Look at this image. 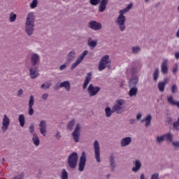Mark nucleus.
Returning a JSON list of instances; mask_svg holds the SVG:
<instances>
[{
	"instance_id": "nucleus-44",
	"label": "nucleus",
	"mask_w": 179,
	"mask_h": 179,
	"mask_svg": "<svg viewBox=\"0 0 179 179\" xmlns=\"http://www.w3.org/2000/svg\"><path fill=\"white\" fill-rule=\"evenodd\" d=\"M136 72V69L135 68H132L131 71L127 70L126 73L128 76L129 75V73H131V75H135Z\"/></svg>"
},
{
	"instance_id": "nucleus-42",
	"label": "nucleus",
	"mask_w": 179,
	"mask_h": 179,
	"mask_svg": "<svg viewBox=\"0 0 179 179\" xmlns=\"http://www.w3.org/2000/svg\"><path fill=\"white\" fill-rule=\"evenodd\" d=\"M29 133L31 134V135H34V134H36V131L34 130V124H31L29 127Z\"/></svg>"
},
{
	"instance_id": "nucleus-1",
	"label": "nucleus",
	"mask_w": 179,
	"mask_h": 179,
	"mask_svg": "<svg viewBox=\"0 0 179 179\" xmlns=\"http://www.w3.org/2000/svg\"><path fill=\"white\" fill-rule=\"evenodd\" d=\"M133 6L134 5L132 3H129L127 6V8L119 11V15L115 20V24L117 26L120 31L123 32L125 31V30H127V25H125V22H127V17L124 15L129 12V10L132 9Z\"/></svg>"
},
{
	"instance_id": "nucleus-36",
	"label": "nucleus",
	"mask_w": 179,
	"mask_h": 179,
	"mask_svg": "<svg viewBox=\"0 0 179 179\" xmlns=\"http://www.w3.org/2000/svg\"><path fill=\"white\" fill-rule=\"evenodd\" d=\"M131 51L134 54H139L142 51V48L139 45H136L131 48Z\"/></svg>"
},
{
	"instance_id": "nucleus-18",
	"label": "nucleus",
	"mask_w": 179,
	"mask_h": 179,
	"mask_svg": "<svg viewBox=\"0 0 179 179\" xmlns=\"http://www.w3.org/2000/svg\"><path fill=\"white\" fill-rule=\"evenodd\" d=\"M39 131L43 135V136H45V134L47 132V122L45 120H41L39 123Z\"/></svg>"
},
{
	"instance_id": "nucleus-56",
	"label": "nucleus",
	"mask_w": 179,
	"mask_h": 179,
	"mask_svg": "<svg viewBox=\"0 0 179 179\" xmlns=\"http://www.w3.org/2000/svg\"><path fill=\"white\" fill-rule=\"evenodd\" d=\"M140 179H147L146 177L145 176V174L142 173L140 176Z\"/></svg>"
},
{
	"instance_id": "nucleus-23",
	"label": "nucleus",
	"mask_w": 179,
	"mask_h": 179,
	"mask_svg": "<svg viewBox=\"0 0 179 179\" xmlns=\"http://www.w3.org/2000/svg\"><path fill=\"white\" fill-rule=\"evenodd\" d=\"M92 72L87 73V76L85 77V80L84 81V83L83 85V89L85 90L87 87V85L90 83V80H92Z\"/></svg>"
},
{
	"instance_id": "nucleus-28",
	"label": "nucleus",
	"mask_w": 179,
	"mask_h": 179,
	"mask_svg": "<svg viewBox=\"0 0 179 179\" xmlns=\"http://www.w3.org/2000/svg\"><path fill=\"white\" fill-rule=\"evenodd\" d=\"M59 87H64L66 92H69L71 90V83L69 81H64L59 84Z\"/></svg>"
},
{
	"instance_id": "nucleus-11",
	"label": "nucleus",
	"mask_w": 179,
	"mask_h": 179,
	"mask_svg": "<svg viewBox=\"0 0 179 179\" xmlns=\"http://www.w3.org/2000/svg\"><path fill=\"white\" fill-rule=\"evenodd\" d=\"M94 150L95 159L97 163H100L101 162V159L100 158V144L97 140H95L94 142Z\"/></svg>"
},
{
	"instance_id": "nucleus-22",
	"label": "nucleus",
	"mask_w": 179,
	"mask_h": 179,
	"mask_svg": "<svg viewBox=\"0 0 179 179\" xmlns=\"http://www.w3.org/2000/svg\"><path fill=\"white\" fill-rule=\"evenodd\" d=\"M169 65V60L165 59L162 63L161 66V71L162 73H164V75H166L169 73V67L167 66Z\"/></svg>"
},
{
	"instance_id": "nucleus-24",
	"label": "nucleus",
	"mask_w": 179,
	"mask_h": 179,
	"mask_svg": "<svg viewBox=\"0 0 179 179\" xmlns=\"http://www.w3.org/2000/svg\"><path fill=\"white\" fill-rule=\"evenodd\" d=\"M152 118L153 117H152V115L149 114L145 117V118L141 120V122H145V127L148 128L150 127Z\"/></svg>"
},
{
	"instance_id": "nucleus-32",
	"label": "nucleus",
	"mask_w": 179,
	"mask_h": 179,
	"mask_svg": "<svg viewBox=\"0 0 179 179\" xmlns=\"http://www.w3.org/2000/svg\"><path fill=\"white\" fill-rule=\"evenodd\" d=\"M18 121L20 122V127H22V128H23V127H24V124H26V119L24 117V115H23V114L19 115Z\"/></svg>"
},
{
	"instance_id": "nucleus-30",
	"label": "nucleus",
	"mask_w": 179,
	"mask_h": 179,
	"mask_svg": "<svg viewBox=\"0 0 179 179\" xmlns=\"http://www.w3.org/2000/svg\"><path fill=\"white\" fill-rule=\"evenodd\" d=\"M32 142L35 146H40V138H38L37 134H34L32 136Z\"/></svg>"
},
{
	"instance_id": "nucleus-37",
	"label": "nucleus",
	"mask_w": 179,
	"mask_h": 179,
	"mask_svg": "<svg viewBox=\"0 0 179 179\" xmlns=\"http://www.w3.org/2000/svg\"><path fill=\"white\" fill-rule=\"evenodd\" d=\"M60 174H61V176H60L61 179H68L69 178L68 171H66V169H63L62 170V172Z\"/></svg>"
},
{
	"instance_id": "nucleus-25",
	"label": "nucleus",
	"mask_w": 179,
	"mask_h": 179,
	"mask_svg": "<svg viewBox=\"0 0 179 179\" xmlns=\"http://www.w3.org/2000/svg\"><path fill=\"white\" fill-rule=\"evenodd\" d=\"M87 45H89L91 50H94L97 46V40H93L92 37L88 38Z\"/></svg>"
},
{
	"instance_id": "nucleus-34",
	"label": "nucleus",
	"mask_w": 179,
	"mask_h": 179,
	"mask_svg": "<svg viewBox=\"0 0 179 179\" xmlns=\"http://www.w3.org/2000/svg\"><path fill=\"white\" fill-rule=\"evenodd\" d=\"M138 93V87H134L129 91V96L130 97H134V96H136Z\"/></svg>"
},
{
	"instance_id": "nucleus-38",
	"label": "nucleus",
	"mask_w": 179,
	"mask_h": 179,
	"mask_svg": "<svg viewBox=\"0 0 179 179\" xmlns=\"http://www.w3.org/2000/svg\"><path fill=\"white\" fill-rule=\"evenodd\" d=\"M73 127H75V119L69 122L67 124V129H69V131H72V129H73Z\"/></svg>"
},
{
	"instance_id": "nucleus-40",
	"label": "nucleus",
	"mask_w": 179,
	"mask_h": 179,
	"mask_svg": "<svg viewBox=\"0 0 179 179\" xmlns=\"http://www.w3.org/2000/svg\"><path fill=\"white\" fill-rule=\"evenodd\" d=\"M41 89H50L51 87V83L50 82H46L45 83H43L41 86Z\"/></svg>"
},
{
	"instance_id": "nucleus-9",
	"label": "nucleus",
	"mask_w": 179,
	"mask_h": 179,
	"mask_svg": "<svg viewBox=\"0 0 179 179\" xmlns=\"http://www.w3.org/2000/svg\"><path fill=\"white\" fill-rule=\"evenodd\" d=\"M86 167V152L83 151L78 162V171H83Z\"/></svg>"
},
{
	"instance_id": "nucleus-3",
	"label": "nucleus",
	"mask_w": 179,
	"mask_h": 179,
	"mask_svg": "<svg viewBox=\"0 0 179 179\" xmlns=\"http://www.w3.org/2000/svg\"><path fill=\"white\" fill-rule=\"evenodd\" d=\"M90 3L96 6L99 5V12L103 13L107 9V5H108V0H90Z\"/></svg>"
},
{
	"instance_id": "nucleus-21",
	"label": "nucleus",
	"mask_w": 179,
	"mask_h": 179,
	"mask_svg": "<svg viewBox=\"0 0 179 179\" xmlns=\"http://www.w3.org/2000/svg\"><path fill=\"white\" fill-rule=\"evenodd\" d=\"M33 106H34V96L31 95L29 100V115H33L34 114V109H33Z\"/></svg>"
},
{
	"instance_id": "nucleus-31",
	"label": "nucleus",
	"mask_w": 179,
	"mask_h": 179,
	"mask_svg": "<svg viewBox=\"0 0 179 179\" xmlns=\"http://www.w3.org/2000/svg\"><path fill=\"white\" fill-rule=\"evenodd\" d=\"M138 82H139V78L133 76L129 81V86H136V85H138Z\"/></svg>"
},
{
	"instance_id": "nucleus-55",
	"label": "nucleus",
	"mask_w": 179,
	"mask_h": 179,
	"mask_svg": "<svg viewBox=\"0 0 179 179\" xmlns=\"http://www.w3.org/2000/svg\"><path fill=\"white\" fill-rule=\"evenodd\" d=\"M62 87H59V85L57 84L55 86V90H58V89L61 88Z\"/></svg>"
},
{
	"instance_id": "nucleus-60",
	"label": "nucleus",
	"mask_w": 179,
	"mask_h": 179,
	"mask_svg": "<svg viewBox=\"0 0 179 179\" xmlns=\"http://www.w3.org/2000/svg\"><path fill=\"white\" fill-rule=\"evenodd\" d=\"M3 161L5 162V158H3Z\"/></svg>"
},
{
	"instance_id": "nucleus-29",
	"label": "nucleus",
	"mask_w": 179,
	"mask_h": 179,
	"mask_svg": "<svg viewBox=\"0 0 179 179\" xmlns=\"http://www.w3.org/2000/svg\"><path fill=\"white\" fill-rule=\"evenodd\" d=\"M164 141H166V142H173V139L174 138V136H173V134L171 132H169L167 134H163Z\"/></svg>"
},
{
	"instance_id": "nucleus-13",
	"label": "nucleus",
	"mask_w": 179,
	"mask_h": 179,
	"mask_svg": "<svg viewBox=\"0 0 179 179\" xmlns=\"http://www.w3.org/2000/svg\"><path fill=\"white\" fill-rule=\"evenodd\" d=\"M169 82H170L169 78H164V80L159 81L158 83V90L161 93H163L166 89V85H168Z\"/></svg>"
},
{
	"instance_id": "nucleus-4",
	"label": "nucleus",
	"mask_w": 179,
	"mask_h": 179,
	"mask_svg": "<svg viewBox=\"0 0 179 179\" xmlns=\"http://www.w3.org/2000/svg\"><path fill=\"white\" fill-rule=\"evenodd\" d=\"M78 160H79V156L74 152H72L67 158V164L70 169H76L78 166Z\"/></svg>"
},
{
	"instance_id": "nucleus-2",
	"label": "nucleus",
	"mask_w": 179,
	"mask_h": 179,
	"mask_svg": "<svg viewBox=\"0 0 179 179\" xmlns=\"http://www.w3.org/2000/svg\"><path fill=\"white\" fill-rule=\"evenodd\" d=\"M36 22V17L34 16V13L31 12L27 15L24 31L26 34L29 36H33L34 34V27Z\"/></svg>"
},
{
	"instance_id": "nucleus-41",
	"label": "nucleus",
	"mask_w": 179,
	"mask_h": 179,
	"mask_svg": "<svg viewBox=\"0 0 179 179\" xmlns=\"http://www.w3.org/2000/svg\"><path fill=\"white\" fill-rule=\"evenodd\" d=\"M164 137L163 135L157 136V143L162 144L163 142H164Z\"/></svg>"
},
{
	"instance_id": "nucleus-7",
	"label": "nucleus",
	"mask_w": 179,
	"mask_h": 179,
	"mask_svg": "<svg viewBox=\"0 0 179 179\" xmlns=\"http://www.w3.org/2000/svg\"><path fill=\"white\" fill-rule=\"evenodd\" d=\"M89 54V51L85 50L76 60L74 63L72 64L71 66V70L73 71L78 65H80L81 62L85 59V57Z\"/></svg>"
},
{
	"instance_id": "nucleus-39",
	"label": "nucleus",
	"mask_w": 179,
	"mask_h": 179,
	"mask_svg": "<svg viewBox=\"0 0 179 179\" xmlns=\"http://www.w3.org/2000/svg\"><path fill=\"white\" fill-rule=\"evenodd\" d=\"M153 79L155 82H157V79H159V69H156L153 73Z\"/></svg>"
},
{
	"instance_id": "nucleus-53",
	"label": "nucleus",
	"mask_w": 179,
	"mask_h": 179,
	"mask_svg": "<svg viewBox=\"0 0 179 179\" xmlns=\"http://www.w3.org/2000/svg\"><path fill=\"white\" fill-rule=\"evenodd\" d=\"M141 118H142V113H138V114L136 115V119H137V120H141Z\"/></svg>"
},
{
	"instance_id": "nucleus-43",
	"label": "nucleus",
	"mask_w": 179,
	"mask_h": 179,
	"mask_svg": "<svg viewBox=\"0 0 179 179\" xmlns=\"http://www.w3.org/2000/svg\"><path fill=\"white\" fill-rule=\"evenodd\" d=\"M31 9H34V8H37V0H33L31 3L30 4Z\"/></svg>"
},
{
	"instance_id": "nucleus-33",
	"label": "nucleus",
	"mask_w": 179,
	"mask_h": 179,
	"mask_svg": "<svg viewBox=\"0 0 179 179\" xmlns=\"http://www.w3.org/2000/svg\"><path fill=\"white\" fill-rule=\"evenodd\" d=\"M113 113H115V111L114 110H112L111 108L106 107L105 108L106 117H107L108 118H110V117L113 115Z\"/></svg>"
},
{
	"instance_id": "nucleus-51",
	"label": "nucleus",
	"mask_w": 179,
	"mask_h": 179,
	"mask_svg": "<svg viewBox=\"0 0 179 179\" xmlns=\"http://www.w3.org/2000/svg\"><path fill=\"white\" fill-rule=\"evenodd\" d=\"M66 69V64H62L59 66L60 71H64V69Z\"/></svg>"
},
{
	"instance_id": "nucleus-48",
	"label": "nucleus",
	"mask_w": 179,
	"mask_h": 179,
	"mask_svg": "<svg viewBox=\"0 0 179 179\" xmlns=\"http://www.w3.org/2000/svg\"><path fill=\"white\" fill-rule=\"evenodd\" d=\"M150 179H159V173H155L151 176Z\"/></svg>"
},
{
	"instance_id": "nucleus-15",
	"label": "nucleus",
	"mask_w": 179,
	"mask_h": 179,
	"mask_svg": "<svg viewBox=\"0 0 179 179\" xmlns=\"http://www.w3.org/2000/svg\"><path fill=\"white\" fill-rule=\"evenodd\" d=\"M134 166L131 168L133 173H138L141 169H142V162L139 159H135L133 161Z\"/></svg>"
},
{
	"instance_id": "nucleus-45",
	"label": "nucleus",
	"mask_w": 179,
	"mask_h": 179,
	"mask_svg": "<svg viewBox=\"0 0 179 179\" xmlns=\"http://www.w3.org/2000/svg\"><path fill=\"white\" fill-rule=\"evenodd\" d=\"M178 87H177V85L176 84H173L171 87V92L173 94L174 93H177V90H178Z\"/></svg>"
},
{
	"instance_id": "nucleus-6",
	"label": "nucleus",
	"mask_w": 179,
	"mask_h": 179,
	"mask_svg": "<svg viewBox=\"0 0 179 179\" xmlns=\"http://www.w3.org/2000/svg\"><path fill=\"white\" fill-rule=\"evenodd\" d=\"M108 64H110V56L106 55L102 57L99 64V71H104L108 66Z\"/></svg>"
},
{
	"instance_id": "nucleus-59",
	"label": "nucleus",
	"mask_w": 179,
	"mask_h": 179,
	"mask_svg": "<svg viewBox=\"0 0 179 179\" xmlns=\"http://www.w3.org/2000/svg\"><path fill=\"white\" fill-rule=\"evenodd\" d=\"M150 0H145V2H149Z\"/></svg>"
},
{
	"instance_id": "nucleus-14",
	"label": "nucleus",
	"mask_w": 179,
	"mask_h": 179,
	"mask_svg": "<svg viewBox=\"0 0 179 179\" xmlns=\"http://www.w3.org/2000/svg\"><path fill=\"white\" fill-rule=\"evenodd\" d=\"M89 28L92 29V30H95L97 31V30H101V23L98 22L96 21L92 20L89 22L88 24Z\"/></svg>"
},
{
	"instance_id": "nucleus-19",
	"label": "nucleus",
	"mask_w": 179,
	"mask_h": 179,
	"mask_svg": "<svg viewBox=\"0 0 179 179\" xmlns=\"http://www.w3.org/2000/svg\"><path fill=\"white\" fill-rule=\"evenodd\" d=\"M29 75L31 79H36L40 76V73L38 72V69L36 67L29 68Z\"/></svg>"
},
{
	"instance_id": "nucleus-27",
	"label": "nucleus",
	"mask_w": 179,
	"mask_h": 179,
	"mask_svg": "<svg viewBox=\"0 0 179 179\" xmlns=\"http://www.w3.org/2000/svg\"><path fill=\"white\" fill-rule=\"evenodd\" d=\"M109 162L111 171H114L115 170V167H117V165L115 164V158L114 157V155H110Z\"/></svg>"
},
{
	"instance_id": "nucleus-57",
	"label": "nucleus",
	"mask_w": 179,
	"mask_h": 179,
	"mask_svg": "<svg viewBox=\"0 0 179 179\" xmlns=\"http://www.w3.org/2000/svg\"><path fill=\"white\" fill-rule=\"evenodd\" d=\"M129 123H130L131 124H135V119H131V120H129Z\"/></svg>"
},
{
	"instance_id": "nucleus-50",
	"label": "nucleus",
	"mask_w": 179,
	"mask_h": 179,
	"mask_svg": "<svg viewBox=\"0 0 179 179\" xmlns=\"http://www.w3.org/2000/svg\"><path fill=\"white\" fill-rule=\"evenodd\" d=\"M48 94L47 93H45L42 95V99L43 100H47L48 99Z\"/></svg>"
},
{
	"instance_id": "nucleus-46",
	"label": "nucleus",
	"mask_w": 179,
	"mask_h": 179,
	"mask_svg": "<svg viewBox=\"0 0 179 179\" xmlns=\"http://www.w3.org/2000/svg\"><path fill=\"white\" fill-rule=\"evenodd\" d=\"M55 138L56 139H57V141H59V139H61L62 136H61V131H59V130H57L56 131Z\"/></svg>"
},
{
	"instance_id": "nucleus-10",
	"label": "nucleus",
	"mask_w": 179,
	"mask_h": 179,
	"mask_svg": "<svg viewBox=\"0 0 179 179\" xmlns=\"http://www.w3.org/2000/svg\"><path fill=\"white\" fill-rule=\"evenodd\" d=\"M100 90H101L100 87L94 86L93 85V84H90L87 88V92L90 97L96 96V94H99V92H100Z\"/></svg>"
},
{
	"instance_id": "nucleus-5",
	"label": "nucleus",
	"mask_w": 179,
	"mask_h": 179,
	"mask_svg": "<svg viewBox=\"0 0 179 179\" xmlns=\"http://www.w3.org/2000/svg\"><path fill=\"white\" fill-rule=\"evenodd\" d=\"M124 104H125V101L124 99H117L113 106V110H114L117 114H121L122 113H124Z\"/></svg>"
},
{
	"instance_id": "nucleus-17",
	"label": "nucleus",
	"mask_w": 179,
	"mask_h": 179,
	"mask_svg": "<svg viewBox=\"0 0 179 179\" xmlns=\"http://www.w3.org/2000/svg\"><path fill=\"white\" fill-rule=\"evenodd\" d=\"M166 100L168 104L170 106H176L179 109V101L174 99V96L173 95H168L166 96Z\"/></svg>"
},
{
	"instance_id": "nucleus-8",
	"label": "nucleus",
	"mask_w": 179,
	"mask_h": 179,
	"mask_svg": "<svg viewBox=\"0 0 179 179\" xmlns=\"http://www.w3.org/2000/svg\"><path fill=\"white\" fill-rule=\"evenodd\" d=\"M71 136L76 143H78L80 139V124H77L73 133L71 134Z\"/></svg>"
},
{
	"instance_id": "nucleus-12",
	"label": "nucleus",
	"mask_w": 179,
	"mask_h": 179,
	"mask_svg": "<svg viewBox=\"0 0 179 179\" xmlns=\"http://www.w3.org/2000/svg\"><path fill=\"white\" fill-rule=\"evenodd\" d=\"M9 125H10V119L8 115H4L2 119L1 131L3 133L6 132L7 129H9Z\"/></svg>"
},
{
	"instance_id": "nucleus-52",
	"label": "nucleus",
	"mask_w": 179,
	"mask_h": 179,
	"mask_svg": "<svg viewBox=\"0 0 179 179\" xmlns=\"http://www.w3.org/2000/svg\"><path fill=\"white\" fill-rule=\"evenodd\" d=\"M22 94H23V90L20 89V90H18L17 92V96H22Z\"/></svg>"
},
{
	"instance_id": "nucleus-61",
	"label": "nucleus",
	"mask_w": 179,
	"mask_h": 179,
	"mask_svg": "<svg viewBox=\"0 0 179 179\" xmlns=\"http://www.w3.org/2000/svg\"><path fill=\"white\" fill-rule=\"evenodd\" d=\"M63 1H65V0H63Z\"/></svg>"
},
{
	"instance_id": "nucleus-49",
	"label": "nucleus",
	"mask_w": 179,
	"mask_h": 179,
	"mask_svg": "<svg viewBox=\"0 0 179 179\" xmlns=\"http://www.w3.org/2000/svg\"><path fill=\"white\" fill-rule=\"evenodd\" d=\"M17 179H24V173H21L20 175L17 176H15Z\"/></svg>"
},
{
	"instance_id": "nucleus-47",
	"label": "nucleus",
	"mask_w": 179,
	"mask_h": 179,
	"mask_svg": "<svg viewBox=\"0 0 179 179\" xmlns=\"http://www.w3.org/2000/svg\"><path fill=\"white\" fill-rule=\"evenodd\" d=\"M171 143H172L173 146H174L175 148H179V141H173L172 140V142H171Z\"/></svg>"
},
{
	"instance_id": "nucleus-16",
	"label": "nucleus",
	"mask_w": 179,
	"mask_h": 179,
	"mask_svg": "<svg viewBox=\"0 0 179 179\" xmlns=\"http://www.w3.org/2000/svg\"><path fill=\"white\" fill-rule=\"evenodd\" d=\"M30 59L31 64L35 66V65H37V64H39L40 62V55L37 53H31Z\"/></svg>"
},
{
	"instance_id": "nucleus-20",
	"label": "nucleus",
	"mask_w": 179,
	"mask_h": 179,
	"mask_svg": "<svg viewBox=\"0 0 179 179\" xmlns=\"http://www.w3.org/2000/svg\"><path fill=\"white\" fill-rule=\"evenodd\" d=\"M132 142V138L131 137H124L120 140V146L121 148H127L129 146Z\"/></svg>"
},
{
	"instance_id": "nucleus-35",
	"label": "nucleus",
	"mask_w": 179,
	"mask_h": 179,
	"mask_svg": "<svg viewBox=\"0 0 179 179\" xmlns=\"http://www.w3.org/2000/svg\"><path fill=\"white\" fill-rule=\"evenodd\" d=\"M9 22L10 23H13V22H16V19H17V15L14 13H10L8 16Z\"/></svg>"
},
{
	"instance_id": "nucleus-26",
	"label": "nucleus",
	"mask_w": 179,
	"mask_h": 179,
	"mask_svg": "<svg viewBox=\"0 0 179 179\" xmlns=\"http://www.w3.org/2000/svg\"><path fill=\"white\" fill-rule=\"evenodd\" d=\"M76 58V52L71 51L68 53L66 62H73V59Z\"/></svg>"
},
{
	"instance_id": "nucleus-54",
	"label": "nucleus",
	"mask_w": 179,
	"mask_h": 179,
	"mask_svg": "<svg viewBox=\"0 0 179 179\" xmlns=\"http://www.w3.org/2000/svg\"><path fill=\"white\" fill-rule=\"evenodd\" d=\"M175 57L176 59H179V52L175 53Z\"/></svg>"
},
{
	"instance_id": "nucleus-58",
	"label": "nucleus",
	"mask_w": 179,
	"mask_h": 179,
	"mask_svg": "<svg viewBox=\"0 0 179 179\" xmlns=\"http://www.w3.org/2000/svg\"><path fill=\"white\" fill-rule=\"evenodd\" d=\"M177 71H178V68L176 67L173 69V72H177Z\"/></svg>"
}]
</instances>
